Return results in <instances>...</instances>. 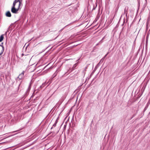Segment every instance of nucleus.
I'll list each match as a JSON object with an SVG mask.
<instances>
[{
    "label": "nucleus",
    "mask_w": 150,
    "mask_h": 150,
    "mask_svg": "<svg viewBox=\"0 0 150 150\" xmlns=\"http://www.w3.org/2000/svg\"><path fill=\"white\" fill-rule=\"evenodd\" d=\"M30 85L29 86V88L30 89Z\"/></svg>",
    "instance_id": "nucleus-12"
},
{
    "label": "nucleus",
    "mask_w": 150,
    "mask_h": 150,
    "mask_svg": "<svg viewBox=\"0 0 150 150\" xmlns=\"http://www.w3.org/2000/svg\"><path fill=\"white\" fill-rule=\"evenodd\" d=\"M16 5H17V6H18V3H17V4H16Z\"/></svg>",
    "instance_id": "nucleus-9"
},
{
    "label": "nucleus",
    "mask_w": 150,
    "mask_h": 150,
    "mask_svg": "<svg viewBox=\"0 0 150 150\" xmlns=\"http://www.w3.org/2000/svg\"><path fill=\"white\" fill-rule=\"evenodd\" d=\"M52 128H53V127H51V129H52Z\"/></svg>",
    "instance_id": "nucleus-16"
},
{
    "label": "nucleus",
    "mask_w": 150,
    "mask_h": 150,
    "mask_svg": "<svg viewBox=\"0 0 150 150\" xmlns=\"http://www.w3.org/2000/svg\"><path fill=\"white\" fill-rule=\"evenodd\" d=\"M108 54V53H107V54L105 55V57H106V56Z\"/></svg>",
    "instance_id": "nucleus-14"
},
{
    "label": "nucleus",
    "mask_w": 150,
    "mask_h": 150,
    "mask_svg": "<svg viewBox=\"0 0 150 150\" xmlns=\"http://www.w3.org/2000/svg\"><path fill=\"white\" fill-rule=\"evenodd\" d=\"M6 33H7V32H6Z\"/></svg>",
    "instance_id": "nucleus-17"
},
{
    "label": "nucleus",
    "mask_w": 150,
    "mask_h": 150,
    "mask_svg": "<svg viewBox=\"0 0 150 150\" xmlns=\"http://www.w3.org/2000/svg\"><path fill=\"white\" fill-rule=\"evenodd\" d=\"M6 15L7 17H11V14L10 11H8L6 13Z\"/></svg>",
    "instance_id": "nucleus-3"
},
{
    "label": "nucleus",
    "mask_w": 150,
    "mask_h": 150,
    "mask_svg": "<svg viewBox=\"0 0 150 150\" xmlns=\"http://www.w3.org/2000/svg\"><path fill=\"white\" fill-rule=\"evenodd\" d=\"M4 39V35H1L0 36V42H1Z\"/></svg>",
    "instance_id": "nucleus-4"
},
{
    "label": "nucleus",
    "mask_w": 150,
    "mask_h": 150,
    "mask_svg": "<svg viewBox=\"0 0 150 150\" xmlns=\"http://www.w3.org/2000/svg\"><path fill=\"white\" fill-rule=\"evenodd\" d=\"M46 84V82L43 83L42 84V85L41 86H40V88H42L45 86Z\"/></svg>",
    "instance_id": "nucleus-5"
},
{
    "label": "nucleus",
    "mask_w": 150,
    "mask_h": 150,
    "mask_svg": "<svg viewBox=\"0 0 150 150\" xmlns=\"http://www.w3.org/2000/svg\"><path fill=\"white\" fill-rule=\"evenodd\" d=\"M89 6H90L89 5H88V8L89 7Z\"/></svg>",
    "instance_id": "nucleus-13"
},
{
    "label": "nucleus",
    "mask_w": 150,
    "mask_h": 150,
    "mask_svg": "<svg viewBox=\"0 0 150 150\" xmlns=\"http://www.w3.org/2000/svg\"><path fill=\"white\" fill-rule=\"evenodd\" d=\"M22 0H15L13 2L11 8V12L15 14L18 13V11L21 9L23 4Z\"/></svg>",
    "instance_id": "nucleus-1"
},
{
    "label": "nucleus",
    "mask_w": 150,
    "mask_h": 150,
    "mask_svg": "<svg viewBox=\"0 0 150 150\" xmlns=\"http://www.w3.org/2000/svg\"><path fill=\"white\" fill-rule=\"evenodd\" d=\"M117 10H116V12H117Z\"/></svg>",
    "instance_id": "nucleus-15"
},
{
    "label": "nucleus",
    "mask_w": 150,
    "mask_h": 150,
    "mask_svg": "<svg viewBox=\"0 0 150 150\" xmlns=\"http://www.w3.org/2000/svg\"><path fill=\"white\" fill-rule=\"evenodd\" d=\"M92 6H93V9H92V11H93V10H95V8H96V7L97 6H96V7H95V5H94V4H92Z\"/></svg>",
    "instance_id": "nucleus-7"
},
{
    "label": "nucleus",
    "mask_w": 150,
    "mask_h": 150,
    "mask_svg": "<svg viewBox=\"0 0 150 150\" xmlns=\"http://www.w3.org/2000/svg\"><path fill=\"white\" fill-rule=\"evenodd\" d=\"M57 120H56L55 121V122L54 123L53 125V127H55L56 125V124L57 122Z\"/></svg>",
    "instance_id": "nucleus-6"
},
{
    "label": "nucleus",
    "mask_w": 150,
    "mask_h": 150,
    "mask_svg": "<svg viewBox=\"0 0 150 150\" xmlns=\"http://www.w3.org/2000/svg\"><path fill=\"white\" fill-rule=\"evenodd\" d=\"M56 76V75H54V76L53 77V78H54V77L55 76Z\"/></svg>",
    "instance_id": "nucleus-10"
},
{
    "label": "nucleus",
    "mask_w": 150,
    "mask_h": 150,
    "mask_svg": "<svg viewBox=\"0 0 150 150\" xmlns=\"http://www.w3.org/2000/svg\"><path fill=\"white\" fill-rule=\"evenodd\" d=\"M127 11H126V8H125V11H124V13L126 14V15H127Z\"/></svg>",
    "instance_id": "nucleus-8"
},
{
    "label": "nucleus",
    "mask_w": 150,
    "mask_h": 150,
    "mask_svg": "<svg viewBox=\"0 0 150 150\" xmlns=\"http://www.w3.org/2000/svg\"><path fill=\"white\" fill-rule=\"evenodd\" d=\"M3 44V43H2L0 45H2Z\"/></svg>",
    "instance_id": "nucleus-11"
},
{
    "label": "nucleus",
    "mask_w": 150,
    "mask_h": 150,
    "mask_svg": "<svg viewBox=\"0 0 150 150\" xmlns=\"http://www.w3.org/2000/svg\"><path fill=\"white\" fill-rule=\"evenodd\" d=\"M24 72V71H23L22 72L19 74L18 78L19 79H22L23 77Z\"/></svg>",
    "instance_id": "nucleus-2"
}]
</instances>
